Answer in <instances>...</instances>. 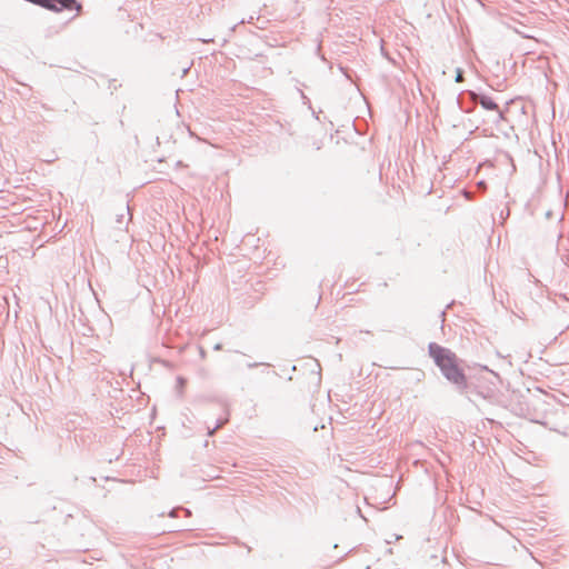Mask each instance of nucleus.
Segmentation results:
<instances>
[{"mask_svg": "<svg viewBox=\"0 0 569 569\" xmlns=\"http://www.w3.org/2000/svg\"><path fill=\"white\" fill-rule=\"evenodd\" d=\"M430 356L445 377L461 389L467 388V377L458 365L457 357L450 350L438 345H430Z\"/></svg>", "mask_w": 569, "mask_h": 569, "instance_id": "f257e3e1", "label": "nucleus"}, {"mask_svg": "<svg viewBox=\"0 0 569 569\" xmlns=\"http://www.w3.org/2000/svg\"><path fill=\"white\" fill-rule=\"evenodd\" d=\"M481 106L488 110H495L498 108L497 103L488 98L481 100Z\"/></svg>", "mask_w": 569, "mask_h": 569, "instance_id": "f03ea898", "label": "nucleus"}, {"mask_svg": "<svg viewBox=\"0 0 569 569\" xmlns=\"http://www.w3.org/2000/svg\"><path fill=\"white\" fill-rule=\"evenodd\" d=\"M505 116L502 112H498L497 116L491 120L496 128H501L502 122L505 121Z\"/></svg>", "mask_w": 569, "mask_h": 569, "instance_id": "7ed1b4c3", "label": "nucleus"}, {"mask_svg": "<svg viewBox=\"0 0 569 569\" xmlns=\"http://www.w3.org/2000/svg\"><path fill=\"white\" fill-rule=\"evenodd\" d=\"M456 81H457V82H462V81H463L462 70H461V69H458V70H457Z\"/></svg>", "mask_w": 569, "mask_h": 569, "instance_id": "20e7f679", "label": "nucleus"}, {"mask_svg": "<svg viewBox=\"0 0 569 569\" xmlns=\"http://www.w3.org/2000/svg\"><path fill=\"white\" fill-rule=\"evenodd\" d=\"M486 132L490 136H493V131L486 130Z\"/></svg>", "mask_w": 569, "mask_h": 569, "instance_id": "39448f33", "label": "nucleus"}]
</instances>
